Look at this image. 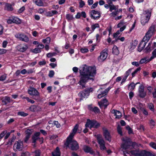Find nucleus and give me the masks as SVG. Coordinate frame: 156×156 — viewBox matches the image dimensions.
Returning a JSON list of instances; mask_svg holds the SVG:
<instances>
[{
	"instance_id": "nucleus-15",
	"label": "nucleus",
	"mask_w": 156,
	"mask_h": 156,
	"mask_svg": "<svg viewBox=\"0 0 156 156\" xmlns=\"http://www.w3.org/2000/svg\"><path fill=\"white\" fill-rule=\"evenodd\" d=\"M148 41L144 40V37L142 41L140 43L138 47V51L141 52L144 48L146 43Z\"/></svg>"
},
{
	"instance_id": "nucleus-40",
	"label": "nucleus",
	"mask_w": 156,
	"mask_h": 156,
	"mask_svg": "<svg viewBox=\"0 0 156 156\" xmlns=\"http://www.w3.org/2000/svg\"><path fill=\"white\" fill-rule=\"evenodd\" d=\"M99 25L98 23H96L92 25L91 27L92 30L93 31H94L95 28H99Z\"/></svg>"
},
{
	"instance_id": "nucleus-30",
	"label": "nucleus",
	"mask_w": 156,
	"mask_h": 156,
	"mask_svg": "<svg viewBox=\"0 0 156 156\" xmlns=\"http://www.w3.org/2000/svg\"><path fill=\"white\" fill-rule=\"evenodd\" d=\"M136 86V84L133 82H132L128 85V89L130 90H133L134 89Z\"/></svg>"
},
{
	"instance_id": "nucleus-14",
	"label": "nucleus",
	"mask_w": 156,
	"mask_h": 156,
	"mask_svg": "<svg viewBox=\"0 0 156 156\" xmlns=\"http://www.w3.org/2000/svg\"><path fill=\"white\" fill-rule=\"evenodd\" d=\"M98 104L101 108L104 107L105 109L106 108L107 106L109 104L108 100L105 98L103 99L100 102H99Z\"/></svg>"
},
{
	"instance_id": "nucleus-59",
	"label": "nucleus",
	"mask_w": 156,
	"mask_h": 156,
	"mask_svg": "<svg viewBox=\"0 0 156 156\" xmlns=\"http://www.w3.org/2000/svg\"><path fill=\"white\" fill-rule=\"evenodd\" d=\"M21 156H30V153L28 152L22 153Z\"/></svg>"
},
{
	"instance_id": "nucleus-48",
	"label": "nucleus",
	"mask_w": 156,
	"mask_h": 156,
	"mask_svg": "<svg viewBox=\"0 0 156 156\" xmlns=\"http://www.w3.org/2000/svg\"><path fill=\"white\" fill-rule=\"evenodd\" d=\"M66 18L69 20H72L73 18V16L72 15L69 14H67L66 16Z\"/></svg>"
},
{
	"instance_id": "nucleus-41",
	"label": "nucleus",
	"mask_w": 156,
	"mask_h": 156,
	"mask_svg": "<svg viewBox=\"0 0 156 156\" xmlns=\"http://www.w3.org/2000/svg\"><path fill=\"white\" fill-rule=\"evenodd\" d=\"M149 124L151 127L153 128L155 125V122L153 119H151L150 121Z\"/></svg>"
},
{
	"instance_id": "nucleus-39",
	"label": "nucleus",
	"mask_w": 156,
	"mask_h": 156,
	"mask_svg": "<svg viewBox=\"0 0 156 156\" xmlns=\"http://www.w3.org/2000/svg\"><path fill=\"white\" fill-rule=\"evenodd\" d=\"M18 115H19L25 117L28 114L27 113H25L23 112H18Z\"/></svg>"
},
{
	"instance_id": "nucleus-23",
	"label": "nucleus",
	"mask_w": 156,
	"mask_h": 156,
	"mask_svg": "<svg viewBox=\"0 0 156 156\" xmlns=\"http://www.w3.org/2000/svg\"><path fill=\"white\" fill-rule=\"evenodd\" d=\"M27 48V47L26 45H25L24 46H22L19 45L17 46V49L18 50L21 52H23L26 51Z\"/></svg>"
},
{
	"instance_id": "nucleus-17",
	"label": "nucleus",
	"mask_w": 156,
	"mask_h": 156,
	"mask_svg": "<svg viewBox=\"0 0 156 156\" xmlns=\"http://www.w3.org/2000/svg\"><path fill=\"white\" fill-rule=\"evenodd\" d=\"M108 54L105 52H102L101 53L100 55L98 57V59L100 62H102L107 58Z\"/></svg>"
},
{
	"instance_id": "nucleus-20",
	"label": "nucleus",
	"mask_w": 156,
	"mask_h": 156,
	"mask_svg": "<svg viewBox=\"0 0 156 156\" xmlns=\"http://www.w3.org/2000/svg\"><path fill=\"white\" fill-rule=\"evenodd\" d=\"M101 90L102 89H101L98 90V91H100L101 93V94H99L98 96V98L99 99L106 95L108 91L107 90V89H105L104 91H101Z\"/></svg>"
},
{
	"instance_id": "nucleus-10",
	"label": "nucleus",
	"mask_w": 156,
	"mask_h": 156,
	"mask_svg": "<svg viewBox=\"0 0 156 156\" xmlns=\"http://www.w3.org/2000/svg\"><path fill=\"white\" fill-rule=\"evenodd\" d=\"M124 143L121 145L122 148L125 150L129 148L131 144L130 139L126 138L124 140Z\"/></svg>"
},
{
	"instance_id": "nucleus-3",
	"label": "nucleus",
	"mask_w": 156,
	"mask_h": 156,
	"mask_svg": "<svg viewBox=\"0 0 156 156\" xmlns=\"http://www.w3.org/2000/svg\"><path fill=\"white\" fill-rule=\"evenodd\" d=\"M28 92L30 95L33 96L34 99L38 101L40 100V93L35 88L31 87L28 89Z\"/></svg>"
},
{
	"instance_id": "nucleus-49",
	"label": "nucleus",
	"mask_w": 156,
	"mask_h": 156,
	"mask_svg": "<svg viewBox=\"0 0 156 156\" xmlns=\"http://www.w3.org/2000/svg\"><path fill=\"white\" fill-rule=\"evenodd\" d=\"M41 51V50L40 49V48H35L33 50V52L35 53H38L40 52Z\"/></svg>"
},
{
	"instance_id": "nucleus-45",
	"label": "nucleus",
	"mask_w": 156,
	"mask_h": 156,
	"mask_svg": "<svg viewBox=\"0 0 156 156\" xmlns=\"http://www.w3.org/2000/svg\"><path fill=\"white\" fill-rule=\"evenodd\" d=\"M7 130H4L0 134V138L1 139L5 135V134L7 133Z\"/></svg>"
},
{
	"instance_id": "nucleus-32",
	"label": "nucleus",
	"mask_w": 156,
	"mask_h": 156,
	"mask_svg": "<svg viewBox=\"0 0 156 156\" xmlns=\"http://www.w3.org/2000/svg\"><path fill=\"white\" fill-rule=\"evenodd\" d=\"M97 140L98 142L100 145L105 144V141L102 138L98 137Z\"/></svg>"
},
{
	"instance_id": "nucleus-62",
	"label": "nucleus",
	"mask_w": 156,
	"mask_h": 156,
	"mask_svg": "<svg viewBox=\"0 0 156 156\" xmlns=\"http://www.w3.org/2000/svg\"><path fill=\"white\" fill-rule=\"evenodd\" d=\"M98 4V2H95L91 7V9H93L96 8Z\"/></svg>"
},
{
	"instance_id": "nucleus-19",
	"label": "nucleus",
	"mask_w": 156,
	"mask_h": 156,
	"mask_svg": "<svg viewBox=\"0 0 156 156\" xmlns=\"http://www.w3.org/2000/svg\"><path fill=\"white\" fill-rule=\"evenodd\" d=\"M112 114H114L115 116V118L119 119L122 117L121 113L116 110L113 109L111 111Z\"/></svg>"
},
{
	"instance_id": "nucleus-61",
	"label": "nucleus",
	"mask_w": 156,
	"mask_h": 156,
	"mask_svg": "<svg viewBox=\"0 0 156 156\" xmlns=\"http://www.w3.org/2000/svg\"><path fill=\"white\" fill-rule=\"evenodd\" d=\"M46 64V62L45 60H43L41 61H40L39 62V64L40 66H42L45 65Z\"/></svg>"
},
{
	"instance_id": "nucleus-55",
	"label": "nucleus",
	"mask_w": 156,
	"mask_h": 156,
	"mask_svg": "<svg viewBox=\"0 0 156 156\" xmlns=\"http://www.w3.org/2000/svg\"><path fill=\"white\" fill-rule=\"evenodd\" d=\"M15 121L14 119L11 118L8 120L7 122V124L9 125L11 124L12 122H13Z\"/></svg>"
},
{
	"instance_id": "nucleus-47",
	"label": "nucleus",
	"mask_w": 156,
	"mask_h": 156,
	"mask_svg": "<svg viewBox=\"0 0 156 156\" xmlns=\"http://www.w3.org/2000/svg\"><path fill=\"white\" fill-rule=\"evenodd\" d=\"M146 58H142L140 61L139 63L140 64H143V63H146L147 61L149 60L148 59H146Z\"/></svg>"
},
{
	"instance_id": "nucleus-6",
	"label": "nucleus",
	"mask_w": 156,
	"mask_h": 156,
	"mask_svg": "<svg viewBox=\"0 0 156 156\" xmlns=\"http://www.w3.org/2000/svg\"><path fill=\"white\" fill-rule=\"evenodd\" d=\"M130 153L135 156H151V154L149 151L145 150H142L139 152L138 150H133L130 151Z\"/></svg>"
},
{
	"instance_id": "nucleus-35",
	"label": "nucleus",
	"mask_w": 156,
	"mask_h": 156,
	"mask_svg": "<svg viewBox=\"0 0 156 156\" xmlns=\"http://www.w3.org/2000/svg\"><path fill=\"white\" fill-rule=\"evenodd\" d=\"M50 40L51 39L50 37H48L45 39H43L42 40V42L44 43L48 44L50 43Z\"/></svg>"
},
{
	"instance_id": "nucleus-2",
	"label": "nucleus",
	"mask_w": 156,
	"mask_h": 156,
	"mask_svg": "<svg viewBox=\"0 0 156 156\" xmlns=\"http://www.w3.org/2000/svg\"><path fill=\"white\" fill-rule=\"evenodd\" d=\"M79 126L77 124L76 125L72 130V132L70 133L67 138L65 145L69 147L72 150H76L79 149V145L75 140H73V138L76 134L78 130Z\"/></svg>"
},
{
	"instance_id": "nucleus-21",
	"label": "nucleus",
	"mask_w": 156,
	"mask_h": 156,
	"mask_svg": "<svg viewBox=\"0 0 156 156\" xmlns=\"http://www.w3.org/2000/svg\"><path fill=\"white\" fill-rule=\"evenodd\" d=\"M40 134V132H36L34 134L32 137L33 143H36V141L38 139Z\"/></svg>"
},
{
	"instance_id": "nucleus-53",
	"label": "nucleus",
	"mask_w": 156,
	"mask_h": 156,
	"mask_svg": "<svg viewBox=\"0 0 156 156\" xmlns=\"http://www.w3.org/2000/svg\"><path fill=\"white\" fill-rule=\"evenodd\" d=\"M23 98H24L26 99L28 102H30L32 104L34 103L35 102L33 100L30 99L28 97H25Z\"/></svg>"
},
{
	"instance_id": "nucleus-9",
	"label": "nucleus",
	"mask_w": 156,
	"mask_h": 156,
	"mask_svg": "<svg viewBox=\"0 0 156 156\" xmlns=\"http://www.w3.org/2000/svg\"><path fill=\"white\" fill-rule=\"evenodd\" d=\"M13 148V150L15 151L17 150L19 151H22L23 148V142L20 140L16 141L14 144Z\"/></svg>"
},
{
	"instance_id": "nucleus-56",
	"label": "nucleus",
	"mask_w": 156,
	"mask_h": 156,
	"mask_svg": "<svg viewBox=\"0 0 156 156\" xmlns=\"http://www.w3.org/2000/svg\"><path fill=\"white\" fill-rule=\"evenodd\" d=\"M6 76L5 74L2 75L0 77V81H3L5 80L6 78Z\"/></svg>"
},
{
	"instance_id": "nucleus-29",
	"label": "nucleus",
	"mask_w": 156,
	"mask_h": 156,
	"mask_svg": "<svg viewBox=\"0 0 156 156\" xmlns=\"http://www.w3.org/2000/svg\"><path fill=\"white\" fill-rule=\"evenodd\" d=\"M33 2L37 5L42 6L43 5V3L41 0H33Z\"/></svg>"
},
{
	"instance_id": "nucleus-44",
	"label": "nucleus",
	"mask_w": 156,
	"mask_h": 156,
	"mask_svg": "<svg viewBox=\"0 0 156 156\" xmlns=\"http://www.w3.org/2000/svg\"><path fill=\"white\" fill-rule=\"evenodd\" d=\"M150 146L156 150V144L153 142H151L149 144Z\"/></svg>"
},
{
	"instance_id": "nucleus-38",
	"label": "nucleus",
	"mask_w": 156,
	"mask_h": 156,
	"mask_svg": "<svg viewBox=\"0 0 156 156\" xmlns=\"http://www.w3.org/2000/svg\"><path fill=\"white\" fill-rule=\"evenodd\" d=\"M32 130L27 129L25 131L26 135L30 136L32 133Z\"/></svg>"
},
{
	"instance_id": "nucleus-51",
	"label": "nucleus",
	"mask_w": 156,
	"mask_h": 156,
	"mask_svg": "<svg viewBox=\"0 0 156 156\" xmlns=\"http://www.w3.org/2000/svg\"><path fill=\"white\" fill-rule=\"evenodd\" d=\"M55 74L53 70H50L48 74V76L50 77H52Z\"/></svg>"
},
{
	"instance_id": "nucleus-11",
	"label": "nucleus",
	"mask_w": 156,
	"mask_h": 156,
	"mask_svg": "<svg viewBox=\"0 0 156 156\" xmlns=\"http://www.w3.org/2000/svg\"><path fill=\"white\" fill-rule=\"evenodd\" d=\"M90 14L91 18L94 20L98 19L101 16L100 12L94 10H92Z\"/></svg>"
},
{
	"instance_id": "nucleus-18",
	"label": "nucleus",
	"mask_w": 156,
	"mask_h": 156,
	"mask_svg": "<svg viewBox=\"0 0 156 156\" xmlns=\"http://www.w3.org/2000/svg\"><path fill=\"white\" fill-rule=\"evenodd\" d=\"M83 150L85 152L87 153H89L91 154H93L94 153V151L92 149L87 145H84L83 147Z\"/></svg>"
},
{
	"instance_id": "nucleus-60",
	"label": "nucleus",
	"mask_w": 156,
	"mask_h": 156,
	"mask_svg": "<svg viewBox=\"0 0 156 156\" xmlns=\"http://www.w3.org/2000/svg\"><path fill=\"white\" fill-rule=\"evenodd\" d=\"M7 50L4 49H0V54L2 55L5 53L6 52Z\"/></svg>"
},
{
	"instance_id": "nucleus-25",
	"label": "nucleus",
	"mask_w": 156,
	"mask_h": 156,
	"mask_svg": "<svg viewBox=\"0 0 156 156\" xmlns=\"http://www.w3.org/2000/svg\"><path fill=\"white\" fill-rule=\"evenodd\" d=\"M11 101V100L9 97H5L4 99L2 100V102L3 105H6L8 103H10Z\"/></svg>"
},
{
	"instance_id": "nucleus-57",
	"label": "nucleus",
	"mask_w": 156,
	"mask_h": 156,
	"mask_svg": "<svg viewBox=\"0 0 156 156\" xmlns=\"http://www.w3.org/2000/svg\"><path fill=\"white\" fill-rule=\"evenodd\" d=\"M79 7L80 8H82L85 5V3L84 1L82 0H81L80 2Z\"/></svg>"
},
{
	"instance_id": "nucleus-26",
	"label": "nucleus",
	"mask_w": 156,
	"mask_h": 156,
	"mask_svg": "<svg viewBox=\"0 0 156 156\" xmlns=\"http://www.w3.org/2000/svg\"><path fill=\"white\" fill-rule=\"evenodd\" d=\"M12 19L13 23L16 24H20L21 22L20 20L16 17H12Z\"/></svg>"
},
{
	"instance_id": "nucleus-63",
	"label": "nucleus",
	"mask_w": 156,
	"mask_h": 156,
	"mask_svg": "<svg viewBox=\"0 0 156 156\" xmlns=\"http://www.w3.org/2000/svg\"><path fill=\"white\" fill-rule=\"evenodd\" d=\"M34 153L35 154V156H40V152L39 150L35 151Z\"/></svg>"
},
{
	"instance_id": "nucleus-42",
	"label": "nucleus",
	"mask_w": 156,
	"mask_h": 156,
	"mask_svg": "<svg viewBox=\"0 0 156 156\" xmlns=\"http://www.w3.org/2000/svg\"><path fill=\"white\" fill-rule=\"evenodd\" d=\"M117 131L118 133L121 135H122V128L119 125H118L117 127Z\"/></svg>"
},
{
	"instance_id": "nucleus-13",
	"label": "nucleus",
	"mask_w": 156,
	"mask_h": 156,
	"mask_svg": "<svg viewBox=\"0 0 156 156\" xmlns=\"http://www.w3.org/2000/svg\"><path fill=\"white\" fill-rule=\"evenodd\" d=\"M138 96L140 98H143L146 96V92L144 90V87L143 85H140L138 89Z\"/></svg>"
},
{
	"instance_id": "nucleus-37",
	"label": "nucleus",
	"mask_w": 156,
	"mask_h": 156,
	"mask_svg": "<svg viewBox=\"0 0 156 156\" xmlns=\"http://www.w3.org/2000/svg\"><path fill=\"white\" fill-rule=\"evenodd\" d=\"M140 70V67L137 68L132 73V77H133L135 76V74L136 73Z\"/></svg>"
},
{
	"instance_id": "nucleus-1",
	"label": "nucleus",
	"mask_w": 156,
	"mask_h": 156,
	"mask_svg": "<svg viewBox=\"0 0 156 156\" xmlns=\"http://www.w3.org/2000/svg\"><path fill=\"white\" fill-rule=\"evenodd\" d=\"M80 79L79 83L82 86V88L85 87L84 83L89 80L93 81L94 78L92 77L94 76L96 74L95 69L91 66H88L86 65H83L80 68Z\"/></svg>"
},
{
	"instance_id": "nucleus-24",
	"label": "nucleus",
	"mask_w": 156,
	"mask_h": 156,
	"mask_svg": "<svg viewBox=\"0 0 156 156\" xmlns=\"http://www.w3.org/2000/svg\"><path fill=\"white\" fill-rule=\"evenodd\" d=\"M52 156H60V153L59 149L58 147H57L55 150L52 153Z\"/></svg>"
},
{
	"instance_id": "nucleus-33",
	"label": "nucleus",
	"mask_w": 156,
	"mask_h": 156,
	"mask_svg": "<svg viewBox=\"0 0 156 156\" xmlns=\"http://www.w3.org/2000/svg\"><path fill=\"white\" fill-rule=\"evenodd\" d=\"M151 43H149L145 49V51L147 53L150 52L151 51Z\"/></svg>"
},
{
	"instance_id": "nucleus-54",
	"label": "nucleus",
	"mask_w": 156,
	"mask_h": 156,
	"mask_svg": "<svg viewBox=\"0 0 156 156\" xmlns=\"http://www.w3.org/2000/svg\"><path fill=\"white\" fill-rule=\"evenodd\" d=\"M109 7L110 8V12H112L113 10H115L116 9V7L114 5H109Z\"/></svg>"
},
{
	"instance_id": "nucleus-34",
	"label": "nucleus",
	"mask_w": 156,
	"mask_h": 156,
	"mask_svg": "<svg viewBox=\"0 0 156 156\" xmlns=\"http://www.w3.org/2000/svg\"><path fill=\"white\" fill-rule=\"evenodd\" d=\"M138 41L137 40H135L131 44V48L133 49L135 48L137 44Z\"/></svg>"
},
{
	"instance_id": "nucleus-31",
	"label": "nucleus",
	"mask_w": 156,
	"mask_h": 156,
	"mask_svg": "<svg viewBox=\"0 0 156 156\" xmlns=\"http://www.w3.org/2000/svg\"><path fill=\"white\" fill-rule=\"evenodd\" d=\"M5 9L9 11H12L13 10L12 5L8 3H6L5 4Z\"/></svg>"
},
{
	"instance_id": "nucleus-5",
	"label": "nucleus",
	"mask_w": 156,
	"mask_h": 156,
	"mask_svg": "<svg viewBox=\"0 0 156 156\" xmlns=\"http://www.w3.org/2000/svg\"><path fill=\"white\" fill-rule=\"evenodd\" d=\"M156 26L152 24L149 28L148 31L144 37V40L149 41L155 31Z\"/></svg>"
},
{
	"instance_id": "nucleus-27",
	"label": "nucleus",
	"mask_w": 156,
	"mask_h": 156,
	"mask_svg": "<svg viewBox=\"0 0 156 156\" xmlns=\"http://www.w3.org/2000/svg\"><path fill=\"white\" fill-rule=\"evenodd\" d=\"M112 52L113 54L117 55L119 53V51L118 48L116 46H114L112 48Z\"/></svg>"
},
{
	"instance_id": "nucleus-22",
	"label": "nucleus",
	"mask_w": 156,
	"mask_h": 156,
	"mask_svg": "<svg viewBox=\"0 0 156 156\" xmlns=\"http://www.w3.org/2000/svg\"><path fill=\"white\" fill-rule=\"evenodd\" d=\"M88 108L90 111L93 112L95 113H98L100 112V110L98 107H93L90 105L88 106Z\"/></svg>"
},
{
	"instance_id": "nucleus-46",
	"label": "nucleus",
	"mask_w": 156,
	"mask_h": 156,
	"mask_svg": "<svg viewBox=\"0 0 156 156\" xmlns=\"http://www.w3.org/2000/svg\"><path fill=\"white\" fill-rule=\"evenodd\" d=\"M132 70V69H130L126 71L125 73V75L124 76H126V77H127L129 76L130 73H131Z\"/></svg>"
},
{
	"instance_id": "nucleus-8",
	"label": "nucleus",
	"mask_w": 156,
	"mask_h": 156,
	"mask_svg": "<svg viewBox=\"0 0 156 156\" xmlns=\"http://www.w3.org/2000/svg\"><path fill=\"white\" fill-rule=\"evenodd\" d=\"M15 36L19 40L27 42L29 41L28 36L23 33H19L16 34Z\"/></svg>"
},
{
	"instance_id": "nucleus-36",
	"label": "nucleus",
	"mask_w": 156,
	"mask_h": 156,
	"mask_svg": "<svg viewBox=\"0 0 156 156\" xmlns=\"http://www.w3.org/2000/svg\"><path fill=\"white\" fill-rule=\"evenodd\" d=\"M37 106L36 105H33L30 106V110L32 112H35L37 110Z\"/></svg>"
},
{
	"instance_id": "nucleus-7",
	"label": "nucleus",
	"mask_w": 156,
	"mask_h": 156,
	"mask_svg": "<svg viewBox=\"0 0 156 156\" xmlns=\"http://www.w3.org/2000/svg\"><path fill=\"white\" fill-rule=\"evenodd\" d=\"M100 124L97 122L95 120H90L87 119L85 126L86 128L89 127L91 129L92 128H97L100 126Z\"/></svg>"
},
{
	"instance_id": "nucleus-64",
	"label": "nucleus",
	"mask_w": 156,
	"mask_h": 156,
	"mask_svg": "<svg viewBox=\"0 0 156 156\" xmlns=\"http://www.w3.org/2000/svg\"><path fill=\"white\" fill-rule=\"evenodd\" d=\"M153 97L154 98H156V89H154V91L152 93Z\"/></svg>"
},
{
	"instance_id": "nucleus-43",
	"label": "nucleus",
	"mask_w": 156,
	"mask_h": 156,
	"mask_svg": "<svg viewBox=\"0 0 156 156\" xmlns=\"http://www.w3.org/2000/svg\"><path fill=\"white\" fill-rule=\"evenodd\" d=\"M87 93H89V95L90 93L94 91V89L93 88H88L86 89Z\"/></svg>"
},
{
	"instance_id": "nucleus-50",
	"label": "nucleus",
	"mask_w": 156,
	"mask_h": 156,
	"mask_svg": "<svg viewBox=\"0 0 156 156\" xmlns=\"http://www.w3.org/2000/svg\"><path fill=\"white\" fill-rule=\"evenodd\" d=\"M56 55L55 52L49 53L47 54V57L50 58L53 56H55Z\"/></svg>"
},
{
	"instance_id": "nucleus-58",
	"label": "nucleus",
	"mask_w": 156,
	"mask_h": 156,
	"mask_svg": "<svg viewBox=\"0 0 156 156\" xmlns=\"http://www.w3.org/2000/svg\"><path fill=\"white\" fill-rule=\"evenodd\" d=\"M89 50L87 48H82L80 49V51L82 53H85L88 52Z\"/></svg>"
},
{
	"instance_id": "nucleus-28",
	"label": "nucleus",
	"mask_w": 156,
	"mask_h": 156,
	"mask_svg": "<svg viewBox=\"0 0 156 156\" xmlns=\"http://www.w3.org/2000/svg\"><path fill=\"white\" fill-rule=\"evenodd\" d=\"M156 58V48L154 49L152 52V55L148 62L152 60L154 58Z\"/></svg>"
},
{
	"instance_id": "nucleus-4",
	"label": "nucleus",
	"mask_w": 156,
	"mask_h": 156,
	"mask_svg": "<svg viewBox=\"0 0 156 156\" xmlns=\"http://www.w3.org/2000/svg\"><path fill=\"white\" fill-rule=\"evenodd\" d=\"M151 15V11L146 10L144 12L143 15L141 18V23L142 24L144 25L149 21Z\"/></svg>"
},
{
	"instance_id": "nucleus-12",
	"label": "nucleus",
	"mask_w": 156,
	"mask_h": 156,
	"mask_svg": "<svg viewBox=\"0 0 156 156\" xmlns=\"http://www.w3.org/2000/svg\"><path fill=\"white\" fill-rule=\"evenodd\" d=\"M103 136L106 140H108L109 142L111 141V136L109 132L105 128H103Z\"/></svg>"
},
{
	"instance_id": "nucleus-52",
	"label": "nucleus",
	"mask_w": 156,
	"mask_h": 156,
	"mask_svg": "<svg viewBox=\"0 0 156 156\" xmlns=\"http://www.w3.org/2000/svg\"><path fill=\"white\" fill-rule=\"evenodd\" d=\"M149 108L151 111H154V106L152 103H150L148 105Z\"/></svg>"
},
{
	"instance_id": "nucleus-16",
	"label": "nucleus",
	"mask_w": 156,
	"mask_h": 156,
	"mask_svg": "<svg viewBox=\"0 0 156 156\" xmlns=\"http://www.w3.org/2000/svg\"><path fill=\"white\" fill-rule=\"evenodd\" d=\"M78 95L80 97L81 100L84 98H87L89 96V93H87L85 89L83 91L80 92Z\"/></svg>"
}]
</instances>
